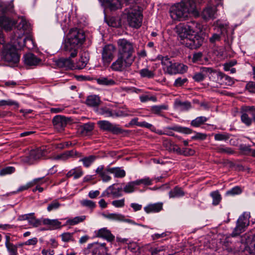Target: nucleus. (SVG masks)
<instances>
[{"instance_id":"09e8293b","label":"nucleus","mask_w":255,"mask_h":255,"mask_svg":"<svg viewBox=\"0 0 255 255\" xmlns=\"http://www.w3.org/2000/svg\"><path fill=\"white\" fill-rule=\"evenodd\" d=\"M167 109L168 106L164 105L154 106L151 107V112L153 114L161 116L160 114L161 111L163 110H167Z\"/></svg>"},{"instance_id":"a211bd4d","label":"nucleus","mask_w":255,"mask_h":255,"mask_svg":"<svg viewBox=\"0 0 255 255\" xmlns=\"http://www.w3.org/2000/svg\"><path fill=\"white\" fill-rule=\"evenodd\" d=\"M163 130L165 132V135L168 136H174V133L171 130L177 131L179 132L184 133L186 134H190L192 132V129L188 128L182 127L178 126H174L172 127H168L164 128Z\"/></svg>"},{"instance_id":"72a5a7b5","label":"nucleus","mask_w":255,"mask_h":255,"mask_svg":"<svg viewBox=\"0 0 255 255\" xmlns=\"http://www.w3.org/2000/svg\"><path fill=\"white\" fill-rule=\"evenodd\" d=\"M175 107L181 111L188 110L191 108L190 102L188 101H181L180 100H176L174 102Z\"/></svg>"},{"instance_id":"58836bf2","label":"nucleus","mask_w":255,"mask_h":255,"mask_svg":"<svg viewBox=\"0 0 255 255\" xmlns=\"http://www.w3.org/2000/svg\"><path fill=\"white\" fill-rule=\"evenodd\" d=\"M96 81L99 85L105 86H112L116 84L114 80L107 77H100L96 79Z\"/></svg>"},{"instance_id":"774afa93","label":"nucleus","mask_w":255,"mask_h":255,"mask_svg":"<svg viewBox=\"0 0 255 255\" xmlns=\"http://www.w3.org/2000/svg\"><path fill=\"white\" fill-rule=\"evenodd\" d=\"M250 253L253 255H255V235L252 237V243L249 247Z\"/></svg>"},{"instance_id":"338daca9","label":"nucleus","mask_w":255,"mask_h":255,"mask_svg":"<svg viewBox=\"0 0 255 255\" xmlns=\"http://www.w3.org/2000/svg\"><path fill=\"white\" fill-rule=\"evenodd\" d=\"M112 204L117 208H121L125 206V199L113 201Z\"/></svg>"},{"instance_id":"bf43d9fd","label":"nucleus","mask_w":255,"mask_h":255,"mask_svg":"<svg viewBox=\"0 0 255 255\" xmlns=\"http://www.w3.org/2000/svg\"><path fill=\"white\" fill-rule=\"evenodd\" d=\"M15 171V168L11 166H8L2 168L0 170V176H3L6 174H11L14 172Z\"/></svg>"},{"instance_id":"c85d7f7f","label":"nucleus","mask_w":255,"mask_h":255,"mask_svg":"<svg viewBox=\"0 0 255 255\" xmlns=\"http://www.w3.org/2000/svg\"><path fill=\"white\" fill-rule=\"evenodd\" d=\"M89 60L88 54L83 53L81 54L79 61L76 63L75 68L78 69H82L85 68Z\"/></svg>"},{"instance_id":"5fc2aeb1","label":"nucleus","mask_w":255,"mask_h":255,"mask_svg":"<svg viewBox=\"0 0 255 255\" xmlns=\"http://www.w3.org/2000/svg\"><path fill=\"white\" fill-rule=\"evenodd\" d=\"M243 110L251 115L252 116V119L255 122V106H245L243 107Z\"/></svg>"},{"instance_id":"2eb2a0df","label":"nucleus","mask_w":255,"mask_h":255,"mask_svg":"<svg viewBox=\"0 0 255 255\" xmlns=\"http://www.w3.org/2000/svg\"><path fill=\"white\" fill-rule=\"evenodd\" d=\"M177 31L181 39L185 41L192 35L194 30L193 26L188 23L178 25L177 27Z\"/></svg>"},{"instance_id":"13d9d810","label":"nucleus","mask_w":255,"mask_h":255,"mask_svg":"<svg viewBox=\"0 0 255 255\" xmlns=\"http://www.w3.org/2000/svg\"><path fill=\"white\" fill-rule=\"evenodd\" d=\"M73 233L66 232L63 233L61 235V239L62 241L64 242H68L69 241H74L73 239Z\"/></svg>"},{"instance_id":"4468645a","label":"nucleus","mask_w":255,"mask_h":255,"mask_svg":"<svg viewBox=\"0 0 255 255\" xmlns=\"http://www.w3.org/2000/svg\"><path fill=\"white\" fill-rule=\"evenodd\" d=\"M98 125L102 130L111 132L113 134L122 132V129L119 127V125L113 124L108 121H100L98 122Z\"/></svg>"},{"instance_id":"a19ab883","label":"nucleus","mask_w":255,"mask_h":255,"mask_svg":"<svg viewBox=\"0 0 255 255\" xmlns=\"http://www.w3.org/2000/svg\"><path fill=\"white\" fill-rule=\"evenodd\" d=\"M248 112H244L243 110V108L242 109V115L241 116V119L242 122L245 124L247 126H250L252 124L253 120L252 118H251Z\"/></svg>"},{"instance_id":"ea45409f","label":"nucleus","mask_w":255,"mask_h":255,"mask_svg":"<svg viewBox=\"0 0 255 255\" xmlns=\"http://www.w3.org/2000/svg\"><path fill=\"white\" fill-rule=\"evenodd\" d=\"M98 114L105 118H114V110L106 107H102L98 110Z\"/></svg>"},{"instance_id":"c756f323","label":"nucleus","mask_w":255,"mask_h":255,"mask_svg":"<svg viewBox=\"0 0 255 255\" xmlns=\"http://www.w3.org/2000/svg\"><path fill=\"white\" fill-rule=\"evenodd\" d=\"M18 26L20 28L19 29L20 33L17 35L15 33V36L17 38H20L23 35L29 31L30 26L26 21L22 20L19 23Z\"/></svg>"},{"instance_id":"0e129e2a","label":"nucleus","mask_w":255,"mask_h":255,"mask_svg":"<svg viewBox=\"0 0 255 255\" xmlns=\"http://www.w3.org/2000/svg\"><path fill=\"white\" fill-rule=\"evenodd\" d=\"M12 106V105H15L17 107L18 106V104L15 101L11 100H0V106Z\"/></svg>"},{"instance_id":"39448f33","label":"nucleus","mask_w":255,"mask_h":255,"mask_svg":"<svg viewBox=\"0 0 255 255\" xmlns=\"http://www.w3.org/2000/svg\"><path fill=\"white\" fill-rule=\"evenodd\" d=\"M124 14L127 15V21L129 26L138 28L141 26L143 16L137 6H129L125 9Z\"/></svg>"},{"instance_id":"a18cd8bd","label":"nucleus","mask_w":255,"mask_h":255,"mask_svg":"<svg viewBox=\"0 0 255 255\" xmlns=\"http://www.w3.org/2000/svg\"><path fill=\"white\" fill-rule=\"evenodd\" d=\"M207 120L208 119L205 117H199L192 120L191 121V125L194 127H198L207 121Z\"/></svg>"},{"instance_id":"f3484780","label":"nucleus","mask_w":255,"mask_h":255,"mask_svg":"<svg viewBox=\"0 0 255 255\" xmlns=\"http://www.w3.org/2000/svg\"><path fill=\"white\" fill-rule=\"evenodd\" d=\"M68 122V119L65 116L61 115H57L52 120L54 128L58 131H62L64 130Z\"/></svg>"},{"instance_id":"393cba45","label":"nucleus","mask_w":255,"mask_h":255,"mask_svg":"<svg viewBox=\"0 0 255 255\" xmlns=\"http://www.w3.org/2000/svg\"><path fill=\"white\" fill-rule=\"evenodd\" d=\"M103 4L111 10H115L121 8V3L119 0H100Z\"/></svg>"},{"instance_id":"473e14b6","label":"nucleus","mask_w":255,"mask_h":255,"mask_svg":"<svg viewBox=\"0 0 255 255\" xmlns=\"http://www.w3.org/2000/svg\"><path fill=\"white\" fill-rule=\"evenodd\" d=\"M107 171L114 175L116 178H123L126 176V171L121 167L107 168Z\"/></svg>"},{"instance_id":"e2e57ef3","label":"nucleus","mask_w":255,"mask_h":255,"mask_svg":"<svg viewBox=\"0 0 255 255\" xmlns=\"http://www.w3.org/2000/svg\"><path fill=\"white\" fill-rule=\"evenodd\" d=\"M241 192H242L241 189L239 187L236 186V187L233 188L231 190L227 191L226 194L228 195H235L239 194L241 193Z\"/></svg>"},{"instance_id":"9b49d317","label":"nucleus","mask_w":255,"mask_h":255,"mask_svg":"<svg viewBox=\"0 0 255 255\" xmlns=\"http://www.w3.org/2000/svg\"><path fill=\"white\" fill-rule=\"evenodd\" d=\"M116 47L113 44H107L103 48L102 52V58L104 65H109L114 57Z\"/></svg>"},{"instance_id":"3c124183","label":"nucleus","mask_w":255,"mask_h":255,"mask_svg":"<svg viewBox=\"0 0 255 255\" xmlns=\"http://www.w3.org/2000/svg\"><path fill=\"white\" fill-rule=\"evenodd\" d=\"M68 159L69 158H76L82 156V153L75 150H71L65 151Z\"/></svg>"},{"instance_id":"6e6d98bb","label":"nucleus","mask_w":255,"mask_h":255,"mask_svg":"<svg viewBox=\"0 0 255 255\" xmlns=\"http://www.w3.org/2000/svg\"><path fill=\"white\" fill-rule=\"evenodd\" d=\"M61 206L59 202L55 200L53 201L51 203L49 204L47 210L48 212H51L53 210L58 209Z\"/></svg>"},{"instance_id":"cd10ccee","label":"nucleus","mask_w":255,"mask_h":255,"mask_svg":"<svg viewBox=\"0 0 255 255\" xmlns=\"http://www.w3.org/2000/svg\"><path fill=\"white\" fill-rule=\"evenodd\" d=\"M94 125L92 123H88L81 125L78 128L79 132L83 135H86L91 132L94 129Z\"/></svg>"},{"instance_id":"9d476101","label":"nucleus","mask_w":255,"mask_h":255,"mask_svg":"<svg viewBox=\"0 0 255 255\" xmlns=\"http://www.w3.org/2000/svg\"><path fill=\"white\" fill-rule=\"evenodd\" d=\"M216 73V70L211 67H202L200 68V72H195L192 76V78L196 82L203 81L206 77H209L211 80H213V78Z\"/></svg>"},{"instance_id":"6ab92c4d","label":"nucleus","mask_w":255,"mask_h":255,"mask_svg":"<svg viewBox=\"0 0 255 255\" xmlns=\"http://www.w3.org/2000/svg\"><path fill=\"white\" fill-rule=\"evenodd\" d=\"M23 62L27 66H36L40 64L41 59L34 54L28 53L23 56Z\"/></svg>"},{"instance_id":"c9c22d12","label":"nucleus","mask_w":255,"mask_h":255,"mask_svg":"<svg viewBox=\"0 0 255 255\" xmlns=\"http://www.w3.org/2000/svg\"><path fill=\"white\" fill-rule=\"evenodd\" d=\"M83 174V171L80 167H77L72 169L69 171L66 174V177L70 178L74 176L75 179H77L81 177Z\"/></svg>"},{"instance_id":"603ef678","label":"nucleus","mask_w":255,"mask_h":255,"mask_svg":"<svg viewBox=\"0 0 255 255\" xmlns=\"http://www.w3.org/2000/svg\"><path fill=\"white\" fill-rule=\"evenodd\" d=\"M141 77L152 78L154 77V73L152 71L149 70L147 68H144L140 70L139 72Z\"/></svg>"},{"instance_id":"423d86ee","label":"nucleus","mask_w":255,"mask_h":255,"mask_svg":"<svg viewBox=\"0 0 255 255\" xmlns=\"http://www.w3.org/2000/svg\"><path fill=\"white\" fill-rule=\"evenodd\" d=\"M117 44L118 46V55L133 61L134 60V57L133 56L134 48L131 42L126 39L122 38L117 41Z\"/></svg>"},{"instance_id":"680f3d73","label":"nucleus","mask_w":255,"mask_h":255,"mask_svg":"<svg viewBox=\"0 0 255 255\" xmlns=\"http://www.w3.org/2000/svg\"><path fill=\"white\" fill-rule=\"evenodd\" d=\"M28 223L30 225L33 227H38L41 224V222L40 220L36 219L34 216H32L30 219Z\"/></svg>"},{"instance_id":"412c9836","label":"nucleus","mask_w":255,"mask_h":255,"mask_svg":"<svg viewBox=\"0 0 255 255\" xmlns=\"http://www.w3.org/2000/svg\"><path fill=\"white\" fill-rule=\"evenodd\" d=\"M103 216L108 219L114 221H125L128 223H133L136 224L134 222L130 219H125V217L121 214L118 213H110L108 214H103Z\"/></svg>"},{"instance_id":"f704fd0d","label":"nucleus","mask_w":255,"mask_h":255,"mask_svg":"<svg viewBox=\"0 0 255 255\" xmlns=\"http://www.w3.org/2000/svg\"><path fill=\"white\" fill-rule=\"evenodd\" d=\"M9 237L6 236L5 247L9 255H17V247L9 242Z\"/></svg>"},{"instance_id":"20e7f679","label":"nucleus","mask_w":255,"mask_h":255,"mask_svg":"<svg viewBox=\"0 0 255 255\" xmlns=\"http://www.w3.org/2000/svg\"><path fill=\"white\" fill-rule=\"evenodd\" d=\"M157 59L161 61L165 73L169 75L183 74L188 70V67L182 63L172 62L168 56L159 55Z\"/></svg>"},{"instance_id":"de8ad7c7","label":"nucleus","mask_w":255,"mask_h":255,"mask_svg":"<svg viewBox=\"0 0 255 255\" xmlns=\"http://www.w3.org/2000/svg\"><path fill=\"white\" fill-rule=\"evenodd\" d=\"M215 150L219 153H227L232 154L234 153V151L230 147H225L224 145H220L217 147Z\"/></svg>"},{"instance_id":"4be33fe9","label":"nucleus","mask_w":255,"mask_h":255,"mask_svg":"<svg viewBox=\"0 0 255 255\" xmlns=\"http://www.w3.org/2000/svg\"><path fill=\"white\" fill-rule=\"evenodd\" d=\"M100 247L98 243L89 244L87 248L84 250V253L85 255L90 254H91V255L100 254L103 253L100 249Z\"/></svg>"},{"instance_id":"69168bd1","label":"nucleus","mask_w":255,"mask_h":255,"mask_svg":"<svg viewBox=\"0 0 255 255\" xmlns=\"http://www.w3.org/2000/svg\"><path fill=\"white\" fill-rule=\"evenodd\" d=\"M188 81L187 79L182 78L181 77L178 78L176 79L174 83V86L175 87H180L183 85L186 82Z\"/></svg>"},{"instance_id":"6e6552de","label":"nucleus","mask_w":255,"mask_h":255,"mask_svg":"<svg viewBox=\"0 0 255 255\" xmlns=\"http://www.w3.org/2000/svg\"><path fill=\"white\" fill-rule=\"evenodd\" d=\"M133 61L132 60L118 55L117 59L112 64L110 67L113 71L122 72L129 67Z\"/></svg>"},{"instance_id":"37998d69","label":"nucleus","mask_w":255,"mask_h":255,"mask_svg":"<svg viewBox=\"0 0 255 255\" xmlns=\"http://www.w3.org/2000/svg\"><path fill=\"white\" fill-rule=\"evenodd\" d=\"M96 156L95 155H90L89 156L84 157L80 159V161L83 162V165L86 167H89L92 163L95 160Z\"/></svg>"},{"instance_id":"ddd939ff","label":"nucleus","mask_w":255,"mask_h":255,"mask_svg":"<svg viewBox=\"0 0 255 255\" xmlns=\"http://www.w3.org/2000/svg\"><path fill=\"white\" fill-rule=\"evenodd\" d=\"M204 41V38L198 34H192L186 40L183 41L185 46L190 49H197L200 47Z\"/></svg>"},{"instance_id":"0eeeda50","label":"nucleus","mask_w":255,"mask_h":255,"mask_svg":"<svg viewBox=\"0 0 255 255\" xmlns=\"http://www.w3.org/2000/svg\"><path fill=\"white\" fill-rule=\"evenodd\" d=\"M250 218V213L244 212L241 215L236 222V226L234 229L231 236L236 237L239 236L242 233L245 231L246 228L249 226Z\"/></svg>"},{"instance_id":"7ed1b4c3","label":"nucleus","mask_w":255,"mask_h":255,"mask_svg":"<svg viewBox=\"0 0 255 255\" xmlns=\"http://www.w3.org/2000/svg\"><path fill=\"white\" fill-rule=\"evenodd\" d=\"M20 54L15 46L11 43L4 45L1 50V60L10 67L16 66L20 61Z\"/></svg>"},{"instance_id":"1a4fd4ad","label":"nucleus","mask_w":255,"mask_h":255,"mask_svg":"<svg viewBox=\"0 0 255 255\" xmlns=\"http://www.w3.org/2000/svg\"><path fill=\"white\" fill-rule=\"evenodd\" d=\"M6 8L2 4H0V27L5 31H10L15 24V21L10 17L3 14L6 12Z\"/></svg>"},{"instance_id":"e433bc0d","label":"nucleus","mask_w":255,"mask_h":255,"mask_svg":"<svg viewBox=\"0 0 255 255\" xmlns=\"http://www.w3.org/2000/svg\"><path fill=\"white\" fill-rule=\"evenodd\" d=\"M184 192L182 189L178 186H175L169 192V197L170 198H180L184 196Z\"/></svg>"},{"instance_id":"aec40b11","label":"nucleus","mask_w":255,"mask_h":255,"mask_svg":"<svg viewBox=\"0 0 255 255\" xmlns=\"http://www.w3.org/2000/svg\"><path fill=\"white\" fill-rule=\"evenodd\" d=\"M215 75L217 76V81L221 84L231 86L234 83V80L231 77L221 72H216Z\"/></svg>"},{"instance_id":"864d4df0","label":"nucleus","mask_w":255,"mask_h":255,"mask_svg":"<svg viewBox=\"0 0 255 255\" xmlns=\"http://www.w3.org/2000/svg\"><path fill=\"white\" fill-rule=\"evenodd\" d=\"M40 179H41V178L36 179L33 181L28 182L25 185H22V186H20L18 188V189L17 190V192H21V191H23L28 189L29 188L33 186L36 183V182L37 181H39Z\"/></svg>"},{"instance_id":"f03ea898","label":"nucleus","mask_w":255,"mask_h":255,"mask_svg":"<svg viewBox=\"0 0 255 255\" xmlns=\"http://www.w3.org/2000/svg\"><path fill=\"white\" fill-rule=\"evenodd\" d=\"M85 39L84 31L77 28L70 30L67 39L65 42L64 49L70 53L71 57H75L78 53V50L83 44Z\"/></svg>"},{"instance_id":"f8f14e48","label":"nucleus","mask_w":255,"mask_h":255,"mask_svg":"<svg viewBox=\"0 0 255 255\" xmlns=\"http://www.w3.org/2000/svg\"><path fill=\"white\" fill-rule=\"evenodd\" d=\"M222 0H211L213 6H208L202 13V16L205 20H209L215 18L216 6L221 2Z\"/></svg>"},{"instance_id":"8fccbe9b","label":"nucleus","mask_w":255,"mask_h":255,"mask_svg":"<svg viewBox=\"0 0 255 255\" xmlns=\"http://www.w3.org/2000/svg\"><path fill=\"white\" fill-rule=\"evenodd\" d=\"M231 134L229 133L223 132L215 134L214 139L217 141H226L230 137Z\"/></svg>"},{"instance_id":"7c9ffc66","label":"nucleus","mask_w":255,"mask_h":255,"mask_svg":"<svg viewBox=\"0 0 255 255\" xmlns=\"http://www.w3.org/2000/svg\"><path fill=\"white\" fill-rule=\"evenodd\" d=\"M101 103L100 97L97 95H90L86 99V103L90 107H97Z\"/></svg>"},{"instance_id":"052dcab7","label":"nucleus","mask_w":255,"mask_h":255,"mask_svg":"<svg viewBox=\"0 0 255 255\" xmlns=\"http://www.w3.org/2000/svg\"><path fill=\"white\" fill-rule=\"evenodd\" d=\"M137 185L143 184L144 185H150L152 184V180L149 177H145L143 179H137L135 180Z\"/></svg>"},{"instance_id":"a878e982","label":"nucleus","mask_w":255,"mask_h":255,"mask_svg":"<svg viewBox=\"0 0 255 255\" xmlns=\"http://www.w3.org/2000/svg\"><path fill=\"white\" fill-rule=\"evenodd\" d=\"M116 184H114L110 186L107 188L108 194H110V196H112L113 198H119L122 196V188L116 187Z\"/></svg>"},{"instance_id":"c03bdc74","label":"nucleus","mask_w":255,"mask_h":255,"mask_svg":"<svg viewBox=\"0 0 255 255\" xmlns=\"http://www.w3.org/2000/svg\"><path fill=\"white\" fill-rule=\"evenodd\" d=\"M136 186H137V184L135 180L128 182L124 187L123 191L126 193L133 192L135 190V187Z\"/></svg>"},{"instance_id":"49530a36","label":"nucleus","mask_w":255,"mask_h":255,"mask_svg":"<svg viewBox=\"0 0 255 255\" xmlns=\"http://www.w3.org/2000/svg\"><path fill=\"white\" fill-rule=\"evenodd\" d=\"M86 219L85 216H77L72 219H69L67 220V224L73 226L79 223L82 222Z\"/></svg>"},{"instance_id":"5701e85b","label":"nucleus","mask_w":255,"mask_h":255,"mask_svg":"<svg viewBox=\"0 0 255 255\" xmlns=\"http://www.w3.org/2000/svg\"><path fill=\"white\" fill-rule=\"evenodd\" d=\"M71 57L69 58H61L56 61L57 65L60 68H65L66 69H72L74 68V64L73 61L71 59Z\"/></svg>"},{"instance_id":"f257e3e1","label":"nucleus","mask_w":255,"mask_h":255,"mask_svg":"<svg viewBox=\"0 0 255 255\" xmlns=\"http://www.w3.org/2000/svg\"><path fill=\"white\" fill-rule=\"evenodd\" d=\"M203 0H182L181 2L172 6L170 15L173 20H182L187 17L189 14H195L197 3H200Z\"/></svg>"},{"instance_id":"dca6fc26","label":"nucleus","mask_w":255,"mask_h":255,"mask_svg":"<svg viewBox=\"0 0 255 255\" xmlns=\"http://www.w3.org/2000/svg\"><path fill=\"white\" fill-rule=\"evenodd\" d=\"M214 25L215 28H217L218 30L220 29V33H214L212 36L210 37L209 41L212 43H214L221 40V35L224 34L225 33H227V28L228 27L227 24L223 23L220 20L216 21Z\"/></svg>"},{"instance_id":"4c0bfd02","label":"nucleus","mask_w":255,"mask_h":255,"mask_svg":"<svg viewBox=\"0 0 255 255\" xmlns=\"http://www.w3.org/2000/svg\"><path fill=\"white\" fill-rule=\"evenodd\" d=\"M43 223L44 225H49L51 229L60 228L61 226V223L57 219L50 220L49 219H45L43 221Z\"/></svg>"},{"instance_id":"2f4dec72","label":"nucleus","mask_w":255,"mask_h":255,"mask_svg":"<svg viewBox=\"0 0 255 255\" xmlns=\"http://www.w3.org/2000/svg\"><path fill=\"white\" fill-rule=\"evenodd\" d=\"M97 236L99 237L105 238L109 242L114 241L115 239V237L106 228L100 229L98 231Z\"/></svg>"},{"instance_id":"b1692460","label":"nucleus","mask_w":255,"mask_h":255,"mask_svg":"<svg viewBox=\"0 0 255 255\" xmlns=\"http://www.w3.org/2000/svg\"><path fill=\"white\" fill-rule=\"evenodd\" d=\"M163 208V203L158 202L153 204H149L144 207V210L147 214L158 213Z\"/></svg>"},{"instance_id":"bb28decb","label":"nucleus","mask_w":255,"mask_h":255,"mask_svg":"<svg viewBox=\"0 0 255 255\" xmlns=\"http://www.w3.org/2000/svg\"><path fill=\"white\" fill-rule=\"evenodd\" d=\"M46 151L44 148H38L36 149L31 150L29 153V158L32 160H36L45 156Z\"/></svg>"},{"instance_id":"4d7b16f0","label":"nucleus","mask_w":255,"mask_h":255,"mask_svg":"<svg viewBox=\"0 0 255 255\" xmlns=\"http://www.w3.org/2000/svg\"><path fill=\"white\" fill-rule=\"evenodd\" d=\"M80 203L82 206L89 208L91 209L95 208L96 206V203L94 202L87 199L81 201Z\"/></svg>"},{"instance_id":"79ce46f5","label":"nucleus","mask_w":255,"mask_h":255,"mask_svg":"<svg viewBox=\"0 0 255 255\" xmlns=\"http://www.w3.org/2000/svg\"><path fill=\"white\" fill-rule=\"evenodd\" d=\"M210 196L213 199L212 204L213 205L217 206L219 204L222 200V197L218 190L212 192L210 193Z\"/></svg>"}]
</instances>
